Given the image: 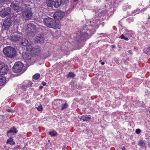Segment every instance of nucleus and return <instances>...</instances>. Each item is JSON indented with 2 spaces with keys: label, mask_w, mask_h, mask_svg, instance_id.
<instances>
[{
  "label": "nucleus",
  "mask_w": 150,
  "mask_h": 150,
  "mask_svg": "<svg viewBox=\"0 0 150 150\" xmlns=\"http://www.w3.org/2000/svg\"><path fill=\"white\" fill-rule=\"evenodd\" d=\"M43 23L45 25L50 28L54 29L57 28L59 25V22L49 17L43 19Z\"/></svg>",
  "instance_id": "nucleus-1"
},
{
  "label": "nucleus",
  "mask_w": 150,
  "mask_h": 150,
  "mask_svg": "<svg viewBox=\"0 0 150 150\" xmlns=\"http://www.w3.org/2000/svg\"><path fill=\"white\" fill-rule=\"evenodd\" d=\"M3 51L4 54L8 57L12 58L15 55V49L11 47H5Z\"/></svg>",
  "instance_id": "nucleus-2"
},
{
  "label": "nucleus",
  "mask_w": 150,
  "mask_h": 150,
  "mask_svg": "<svg viewBox=\"0 0 150 150\" xmlns=\"http://www.w3.org/2000/svg\"><path fill=\"white\" fill-rule=\"evenodd\" d=\"M46 2L49 7L54 5L55 8H57L61 4L62 0H46Z\"/></svg>",
  "instance_id": "nucleus-3"
},
{
  "label": "nucleus",
  "mask_w": 150,
  "mask_h": 150,
  "mask_svg": "<svg viewBox=\"0 0 150 150\" xmlns=\"http://www.w3.org/2000/svg\"><path fill=\"white\" fill-rule=\"evenodd\" d=\"M23 67V64L20 62H16L13 67V72L16 73H18L21 72Z\"/></svg>",
  "instance_id": "nucleus-4"
},
{
  "label": "nucleus",
  "mask_w": 150,
  "mask_h": 150,
  "mask_svg": "<svg viewBox=\"0 0 150 150\" xmlns=\"http://www.w3.org/2000/svg\"><path fill=\"white\" fill-rule=\"evenodd\" d=\"M27 31L28 35H33L37 31L35 26L31 23L28 24L27 25Z\"/></svg>",
  "instance_id": "nucleus-5"
},
{
  "label": "nucleus",
  "mask_w": 150,
  "mask_h": 150,
  "mask_svg": "<svg viewBox=\"0 0 150 150\" xmlns=\"http://www.w3.org/2000/svg\"><path fill=\"white\" fill-rule=\"evenodd\" d=\"M32 14L31 8L29 7H25V9L23 12L22 15L23 17L29 19L31 17Z\"/></svg>",
  "instance_id": "nucleus-6"
},
{
  "label": "nucleus",
  "mask_w": 150,
  "mask_h": 150,
  "mask_svg": "<svg viewBox=\"0 0 150 150\" xmlns=\"http://www.w3.org/2000/svg\"><path fill=\"white\" fill-rule=\"evenodd\" d=\"M13 22V19L10 18H6L3 22V27L4 29L8 30Z\"/></svg>",
  "instance_id": "nucleus-7"
},
{
  "label": "nucleus",
  "mask_w": 150,
  "mask_h": 150,
  "mask_svg": "<svg viewBox=\"0 0 150 150\" xmlns=\"http://www.w3.org/2000/svg\"><path fill=\"white\" fill-rule=\"evenodd\" d=\"M8 70V68L7 65L3 63L0 62V75L6 74Z\"/></svg>",
  "instance_id": "nucleus-8"
},
{
  "label": "nucleus",
  "mask_w": 150,
  "mask_h": 150,
  "mask_svg": "<svg viewBox=\"0 0 150 150\" xmlns=\"http://www.w3.org/2000/svg\"><path fill=\"white\" fill-rule=\"evenodd\" d=\"M11 13V9L9 8H7L2 9L0 11V14L2 17L7 16Z\"/></svg>",
  "instance_id": "nucleus-9"
},
{
  "label": "nucleus",
  "mask_w": 150,
  "mask_h": 150,
  "mask_svg": "<svg viewBox=\"0 0 150 150\" xmlns=\"http://www.w3.org/2000/svg\"><path fill=\"white\" fill-rule=\"evenodd\" d=\"M64 13L62 11H57L54 14L53 17L54 18L59 20L62 18L64 16Z\"/></svg>",
  "instance_id": "nucleus-10"
},
{
  "label": "nucleus",
  "mask_w": 150,
  "mask_h": 150,
  "mask_svg": "<svg viewBox=\"0 0 150 150\" xmlns=\"http://www.w3.org/2000/svg\"><path fill=\"white\" fill-rule=\"evenodd\" d=\"M10 6L14 11L17 12L21 11L22 10V6H20L15 3H11Z\"/></svg>",
  "instance_id": "nucleus-11"
},
{
  "label": "nucleus",
  "mask_w": 150,
  "mask_h": 150,
  "mask_svg": "<svg viewBox=\"0 0 150 150\" xmlns=\"http://www.w3.org/2000/svg\"><path fill=\"white\" fill-rule=\"evenodd\" d=\"M21 34H16L13 35L11 38V41L16 42L21 39Z\"/></svg>",
  "instance_id": "nucleus-12"
},
{
  "label": "nucleus",
  "mask_w": 150,
  "mask_h": 150,
  "mask_svg": "<svg viewBox=\"0 0 150 150\" xmlns=\"http://www.w3.org/2000/svg\"><path fill=\"white\" fill-rule=\"evenodd\" d=\"M22 56L23 58L26 60H29L31 59V55L30 54L25 52H23L22 53Z\"/></svg>",
  "instance_id": "nucleus-13"
},
{
  "label": "nucleus",
  "mask_w": 150,
  "mask_h": 150,
  "mask_svg": "<svg viewBox=\"0 0 150 150\" xmlns=\"http://www.w3.org/2000/svg\"><path fill=\"white\" fill-rule=\"evenodd\" d=\"M79 35L80 36V39L81 40H84L87 38L88 34L87 33L81 31Z\"/></svg>",
  "instance_id": "nucleus-14"
},
{
  "label": "nucleus",
  "mask_w": 150,
  "mask_h": 150,
  "mask_svg": "<svg viewBox=\"0 0 150 150\" xmlns=\"http://www.w3.org/2000/svg\"><path fill=\"white\" fill-rule=\"evenodd\" d=\"M91 118V117L89 116L86 115L81 116L80 119L81 121L84 122L89 121Z\"/></svg>",
  "instance_id": "nucleus-15"
},
{
  "label": "nucleus",
  "mask_w": 150,
  "mask_h": 150,
  "mask_svg": "<svg viewBox=\"0 0 150 150\" xmlns=\"http://www.w3.org/2000/svg\"><path fill=\"white\" fill-rule=\"evenodd\" d=\"M41 50L42 49L40 47L37 46L34 48L33 52L36 54H37L41 51Z\"/></svg>",
  "instance_id": "nucleus-16"
},
{
  "label": "nucleus",
  "mask_w": 150,
  "mask_h": 150,
  "mask_svg": "<svg viewBox=\"0 0 150 150\" xmlns=\"http://www.w3.org/2000/svg\"><path fill=\"white\" fill-rule=\"evenodd\" d=\"M35 107L39 111H41L42 110V107L41 104L40 103H37L35 105Z\"/></svg>",
  "instance_id": "nucleus-17"
},
{
  "label": "nucleus",
  "mask_w": 150,
  "mask_h": 150,
  "mask_svg": "<svg viewBox=\"0 0 150 150\" xmlns=\"http://www.w3.org/2000/svg\"><path fill=\"white\" fill-rule=\"evenodd\" d=\"M0 83H2V84H4L6 83V79L5 77H0Z\"/></svg>",
  "instance_id": "nucleus-18"
},
{
  "label": "nucleus",
  "mask_w": 150,
  "mask_h": 150,
  "mask_svg": "<svg viewBox=\"0 0 150 150\" xmlns=\"http://www.w3.org/2000/svg\"><path fill=\"white\" fill-rule=\"evenodd\" d=\"M28 43V41L27 40L25 39H23L21 42V44L23 46H27Z\"/></svg>",
  "instance_id": "nucleus-19"
},
{
  "label": "nucleus",
  "mask_w": 150,
  "mask_h": 150,
  "mask_svg": "<svg viewBox=\"0 0 150 150\" xmlns=\"http://www.w3.org/2000/svg\"><path fill=\"white\" fill-rule=\"evenodd\" d=\"M76 76L72 72H69L67 75V78H74Z\"/></svg>",
  "instance_id": "nucleus-20"
},
{
  "label": "nucleus",
  "mask_w": 150,
  "mask_h": 150,
  "mask_svg": "<svg viewBox=\"0 0 150 150\" xmlns=\"http://www.w3.org/2000/svg\"><path fill=\"white\" fill-rule=\"evenodd\" d=\"M18 132V131L14 127H13L11 128V129L7 132L8 133H10L11 132H13L16 133Z\"/></svg>",
  "instance_id": "nucleus-21"
},
{
  "label": "nucleus",
  "mask_w": 150,
  "mask_h": 150,
  "mask_svg": "<svg viewBox=\"0 0 150 150\" xmlns=\"http://www.w3.org/2000/svg\"><path fill=\"white\" fill-rule=\"evenodd\" d=\"M7 143L11 145L14 144V142L13 140V139L12 138H10L9 139L7 140Z\"/></svg>",
  "instance_id": "nucleus-22"
},
{
  "label": "nucleus",
  "mask_w": 150,
  "mask_h": 150,
  "mask_svg": "<svg viewBox=\"0 0 150 150\" xmlns=\"http://www.w3.org/2000/svg\"><path fill=\"white\" fill-rule=\"evenodd\" d=\"M40 76V74L37 73L35 74L33 76V78L35 80L38 79Z\"/></svg>",
  "instance_id": "nucleus-23"
},
{
  "label": "nucleus",
  "mask_w": 150,
  "mask_h": 150,
  "mask_svg": "<svg viewBox=\"0 0 150 150\" xmlns=\"http://www.w3.org/2000/svg\"><path fill=\"white\" fill-rule=\"evenodd\" d=\"M68 107V105L67 103H62L61 107V109L62 110H63Z\"/></svg>",
  "instance_id": "nucleus-24"
},
{
  "label": "nucleus",
  "mask_w": 150,
  "mask_h": 150,
  "mask_svg": "<svg viewBox=\"0 0 150 150\" xmlns=\"http://www.w3.org/2000/svg\"><path fill=\"white\" fill-rule=\"evenodd\" d=\"M138 145L140 146L144 147L145 145V144L144 141L141 140L139 141Z\"/></svg>",
  "instance_id": "nucleus-25"
},
{
  "label": "nucleus",
  "mask_w": 150,
  "mask_h": 150,
  "mask_svg": "<svg viewBox=\"0 0 150 150\" xmlns=\"http://www.w3.org/2000/svg\"><path fill=\"white\" fill-rule=\"evenodd\" d=\"M49 135L52 137H55L57 135V133L55 131L50 132H49Z\"/></svg>",
  "instance_id": "nucleus-26"
},
{
  "label": "nucleus",
  "mask_w": 150,
  "mask_h": 150,
  "mask_svg": "<svg viewBox=\"0 0 150 150\" xmlns=\"http://www.w3.org/2000/svg\"><path fill=\"white\" fill-rule=\"evenodd\" d=\"M34 49L31 45H29L27 46V49L28 51H32Z\"/></svg>",
  "instance_id": "nucleus-27"
},
{
  "label": "nucleus",
  "mask_w": 150,
  "mask_h": 150,
  "mask_svg": "<svg viewBox=\"0 0 150 150\" xmlns=\"http://www.w3.org/2000/svg\"><path fill=\"white\" fill-rule=\"evenodd\" d=\"M8 0H0V5L4 4Z\"/></svg>",
  "instance_id": "nucleus-28"
},
{
  "label": "nucleus",
  "mask_w": 150,
  "mask_h": 150,
  "mask_svg": "<svg viewBox=\"0 0 150 150\" xmlns=\"http://www.w3.org/2000/svg\"><path fill=\"white\" fill-rule=\"evenodd\" d=\"M121 39H124L125 40H128V38H127V37H125L124 36V34H122L121 37Z\"/></svg>",
  "instance_id": "nucleus-29"
},
{
  "label": "nucleus",
  "mask_w": 150,
  "mask_h": 150,
  "mask_svg": "<svg viewBox=\"0 0 150 150\" xmlns=\"http://www.w3.org/2000/svg\"><path fill=\"white\" fill-rule=\"evenodd\" d=\"M7 111L9 112H11L12 113L14 112L15 111L13 109H8L7 110Z\"/></svg>",
  "instance_id": "nucleus-30"
},
{
  "label": "nucleus",
  "mask_w": 150,
  "mask_h": 150,
  "mask_svg": "<svg viewBox=\"0 0 150 150\" xmlns=\"http://www.w3.org/2000/svg\"><path fill=\"white\" fill-rule=\"evenodd\" d=\"M42 39H43V38L42 37H37L36 38V40H38V41H41L42 40Z\"/></svg>",
  "instance_id": "nucleus-31"
},
{
  "label": "nucleus",
  "mask_w": 150,
  "mask_h": 150,
  "mask_svg": "<svg viewBox=\"0 0 150 150\" xmlns=\"http://www.w3.org/2000/svg\"><path fill=\"white\" fill-rule=\"evenodd\" d=\"M148 49L147 48L146 49H145L144 50V51L145 52L146 54H147V53L149 52L150 51V46L149 47L148 49L147 52H146V50L147 51V50Z\"/></svg>",
  "instance_id": "nucleus-32"
},
{
  "label": "nucleus",
  "mask_w": 150,
  "mask_h": 150,
  "mask_svg": "<svg viewBox=\"0 0 150 150\" xmlns=\"http://www.w3.org/2000/svg\"><path fill=\"white\" fill-rule=\"evenodd\" d=\"M141 132V130L140 129H137L136 130V133L137 134H139Z\"/></svg>",
  "instance_id": "nucleus-33"
},
{
  "label": "nucleus",
  "mask_w": 150,
  "mask_h": 150,
  "mask_svg": "<svg viewBox=\"0 0 150 150\" xmlns=\"http://www.w3.org/2000/svg\"><path fill=\"white\" fill-rule=\"evenodd\" d=\"M26 87L27 86H25V85H23L22 86V88L23 91H25L26 90Z\"/></svg>",
  "instance_id": "nucleus-34"
},
{
  "label": "nucleus",
  "mask_w": 150,
  "mask_h": 150,
  "mask_svg": "<svg viewBox=\"0 0 150 150\" xmlns=\"http://www.w3.org/2000/svg\"><path fill=\"white\" fill-rule=\"evenodd\" d=\"M64 2L67 4L69 3V1L68 0H64Z\"/></svg>",
  "instance_id": "nucleus-35"
},
{
  "label": "nucleus",
  "mask_w": 150,
  "mask_h": 150,
  "mask_svg": "<svg viewBox=\"0 0 150 150\" xmlns=\"http://www.w3.org/2000/svg\"><path fill=\"white\" fill-rule=\"evenodd\" d=\"M43 88V87L42 86H40L39 87V89L40 90L42 89Z\"/></svg>",
  "instance_id": "nucleus-36"
},
{
  "label": "nucleus",
  "mask_w": 150,
  "mask_h": 150,
  "mask_svg": "<svg viewBox=\"0 0 150 150\" xmlns=\"http://www.w3.org/2000/svg\"><path fill=\"white\" fill-rule=\"evenodd\" d=\"M121 149H122V150H125V147L124 146L122 147L121 148Z\"/></svg>",
  "instance_id": "nucleus-37"
},
{
  "label": "nucleus",
  "mask_w": 150,
  "mask_h": 150,
  "mask_svg": "<svg viewBox=\"0 0 150 150\" xmlns=\"http://www.w3.org/2000/svg\"><path fill=\"white\" fill-rule=\"evenodd\" d=\"M46 83L44 82L43 81L42 83V84H46Z\"/></svg>",
  "instance_id": "nucleus-38"
},
{
  "label": "nucleus",
  "mask_w": 150,
  "mask_h": 150,
  "mask_svg": "<svg viewBox=\"0 0 150 150\" xmlns=\"http://www.w3.org/2000/svg\"><path fill=\"white\" fill-rule=\"evenodd\" d=\"M104 64H105L104 62H102L101 63V64L102 65H104Z\"/></svg>",
  "instance_id": "nucleus-39"
},
{
  "label": "nucleus",
  "mask_w": 150,
  "mask_h": 150,
  "mask_svg": "<svg viewBox=\"0 0 150 150\" xmlns=\"http://www.w3.org/2000/svg\"><path fill=\"white\" fill-rule=\"evenodd\" d=\"M131 50H129V51H128V52H129V53H131Z\"/></svg>",
  "instance_id": "nucleus-40"
},
{
  "label": "nucleus",
  "mask_w": 150,
  "mask_h": 150,
  "mask_svg": "<svg viewBox=\"0 0 150 150\" xmlns=\"http://www.w3.org/2000/svg\"><path fill=\"white\" fill-rule=\"evenodd\" d=\"M59 100L62 103V100Z\"/></svg>",
  "instance_id": "nucleus-41"
},
{
  "label": "nucleus",
  "mask_w": 150,
  "mask_h": 150,
  "mask_svg": "<svg viewBox=\"0 0 150 150\" xmlns=\"http://www.w3.org/2000/svg\"><path fill=\"white\" fill-rule=\"evenodd\" d=\"M148 19L149 20L150 19V17H149L148 18Z\"/></svg>",
  "instance_id": "nucleus-42"
},
{
  "label": "nucleus",
  "mask_w": 150,
  "mask_h": 150,
  "mask_svg": "<svg viewBox=\"0 0 150 150\" xmlns=\"http://www.w3.org/2000/svg\"><path fill=\"white\" fill-rule=\"evenodd\" d=\"M75 87H76V85H75V86H74V87L75 88Z\"/></svg>",
  "instance_id": "nucleus-43"
},
{
  "label": "nucleus",
  "mask_w": 150,
  "mask_h": 150,
  "mask_svg": "<svg viewBox=\"0 0 150 150\" xmlns=\"http://www.w3.org/2000/svg\"><path fill=\"white\" fill-rule=\"evenodd\" d=\"M77 0H74V1H77Z\"/></svg>",
  "instance_id": "nucleus-44"
}]
</instances>
